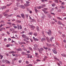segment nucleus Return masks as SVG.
I'll use <instances>...</instances> for the list:
<instances>
[{
	"label": "nucleus",
	"mask_w": 66,
	"mask_h": 66,
	"mask_svg": "<svg viewBox=\"0 0 66 66\" xmlns=\"http://www.w3.org/2000/svg\"><path fill=\"white\" fill-rule=\"evenodd\" d=\"M16 52H14V51H11L9 52V53H10V54L12 53V55H13L14 56H16L14 53H15Z\"/></svg>",
	"instance_id": "1"
},
{
	"label": "nucleus",
	"mask_w": 66,
	"mask_h": 66,
	"mask_svg": "<svg viewBox=\"0 0 66 66\" xmlns=\"http://www.w3.org/2000/svg\"><path fill=\"white\" fill-rule=\"evenodd\" d=\"M38 51H39L40 53H42V51L44 50V49L43 48H41L40 49L38 50Z\"/></svg>",
	"instance_id": "2"
},
{
	"label": "nucleus",
	"mask_w": 66,
	"mask_h": 66,
	"mask_svg": "<svg viewBox=\"0 0 66 66\" xmlns=\"http://www.w3.org/2000/svg\"><path fill=\"white\" fill-rule=\"evenodd\" d=\"M33 39L34 40H35V42H36V41H39V39H38L37 38H35V37H33Z\"/></svg>",
	"instance_id": "3"
},
{
	"label": "nucleus",
	"mask_w": 66,
	"mask_h": 66,
	"mask_svg": "<svg viewBox=\"0 0 66 66\" xmlns=\"http://www.w3.org/2000/svg\"><path fill=\"white\" fill-rule=\"evenodd\" d=\"M52 51L55 54H57V52H56V51L54 50V49H53Z\"/></svg>",
	"instance_id": "4"
},
{
	"label": "nucleus",
	"mask_w": 66,
	"mask_h": 66,
	"mask_svg": "<svg viewBox=\"0 0 66 66\" xmlns=\"http://www.w3.org/2000/svg\"><path fill=\"white\" fill-rule=\"evenodd\" d=\"M35 13H37V12H38V10H37V9H36V7H35Z\"/></svg>",
	"instance_id": "5"
},
{
	"label": "nucleus",
	"mask_w": 66,
	"mask_h": 66,
	"mask_svg": "<svg viewBox=\"0 0 66 66\" xmlns=\"http://www.w3.org/2000/svg\"><path fill=\"white\" fill-rule=\"evenodd\" d=\"M48 32L49 33V36H50L51 35V34L52 33L51 31V30L50 29H49L48 30Z\"/></svg>",
	"instance_id": "6"
},
{
	"label": "nucleus",
	"mask_w": 66,
	"mask_h": 66,
	"mask_svg": "<svg viewBox=\"0 0 66 66\" xmlns=\"http://www.w3.org/2000/svg\"><path fill=\"white\" fill-rule=\"evenodd\" d=\"M6 6H2L1 7L2 10H3V9H6Z\"/></svg>",
	"instance_id": "7"
},
{
	"label": "nucleus",
	"mask_w": 66,
	"mask_h": 66,
	"mask_svg": "<svg viewBox=\"0 0 66 66\" xmlns=\"http://www.w3.org/2000/svg\"><path fill=\"white\" fill-rule=\"evenodd\" d=\"M26 36L25 35L23 34L22 35V37H23V38H26Z\"/></svg>",
	"instance_id": "8"
},
{
	"label": "nucleus",
	"mask_w": 66,
	"mask_h": 66,
	"mask_svg": "<svg viewBox=\"0 0 66 66\" xmlns=\"http://www.w3.org/2000/svg\"><path fill=\"white\" fill-rule=\"evenodd\" d=\"M45 40H46V39L44 38H42L41 40V41L42 42L44 41H45Z\"/></svg>",
	"instance_id": "9"
},
{
	"label": "nucleus",
	"mask_w": 66,
	"mask_h": 66,
	"mask_svg": "<svg viewBox=\"0 0 66 66\" xmlns=\"http://www.w3.org/2000/svg\"><path fill=\"white\" fill-rule=\"evenodd\" d=\"M30 27L31 28H32V29L33 30H34V28H35V27L32 25L30 26Z\"/></svg>",
	"instance_id": "10"
},
{
	"label": "nucleus",
	"mask_w": 66,
	"mask_h": 66,
	"mask_svg": "<svg viewBox=\"0 0 66 66\" xmlns=\"http://www.w3.org/2000/svg\"><path fill=\"white\" fill-rule=\"evenodd\" d=\"M57 19L60 20H63L62 19V18H61L60 17H57Z\"/></svg>",
	"instance_id": "11"
},
{
	"label": "nucleus",
	"mask_w": 66,
	"mask_h": 66,
	"mask_svg": "<svg viewBox=\"0 0 66 66\" xmlns=\"http://www.w3.org/2000/svg\"><path fill=\"white\" fill-rule=\"evenodd\" d=\"M30 56V54L28 55V58H29V57H30V58H32V56L31 55L30 57L29 56Z\"/></svg>",
	"instance_id": "12"
},
{
	"label": "nucleus",
	"mask_w": 66,
	"mask_h": 66,
	"mask_svg": "<svg viewBox=\"0 0 66 66\" xmlns=\"http://www.w3.org/2000/svg\"><path fill=\"white\" fill-rule=\"evenodd\" d=\"M58 24H62V22H61L60 21H59L58 22Z\"/></svg>",
	"instance_id": "13"
},
{
	"label": "nucleus",
	"mask_w": 66,
	"mask_h": 66,
	"mask_svg": "<svg viewBox=\"0 0 66 66\" xmlns=\"http://www.w3.org/2000/svg\"><path fill=\"white\" fill-rule=\"evenodd\" d=\"M21 16L22 18H24V17L25 16H24V14H21Z\"/></svg>",
	"instance_id": "14"
},
{
	"label": "nucleus",
	"mask_w": 66,
	"mask_h": 66,
	"mask_svg": "<svg viewBox=\"0 0 66 66\" xmlns=\"http://www.w3.org/2000/svg\"><path fill=\"white\" fill-rule=\"evenodd\" d=\"M7 60H3L2 62L3 63H6V62Z\"/></svg>",
	"instance_id": "15"
},
{
	"label": "nucleus",
	"mask_w": 66,
	"mask_h": 66,
	"mask_svg": "<svg viewBox=\"0 0 66 66\" xmlns=\"http://www.w3.org/2000/svg\"><path fill=\"white\" fill-rule=\"evenodd\" d=\"M61 55L62 56H63V57H66V55L64 54H61Z\"/></svg>",
	"instance_id": "16"
},
{
	"label": "nucleus",
	"mask_w": 66,
	"mask_h": 66,
	"mask_svg": "<svg viewBox=\"0 0 66 66\" xmlns=\"http://www.w3.org/2000/svg\"><path fill=\"white\" fill-rule=\"evenodd\" d=\"M20 6L21 8H22V9H25V7L23 5H21Z\"/></svg>",
	"instance_id": "17"
},
{
	"label": "nucleus",
	"mask_w": 66,
	"mask_h": 66,
	"mask_svg": "<svg viewBox=\"0 0 66 66\" xmlns=\"http://www.w3.org/2000/svg\"><path fill=\"white\" fill-rule=\"evenodd\" d=\"M54 2L55 3H59L58 0H55L54 1Z\"/></svg>",
	"instance_id": "18"
},
{
	"label": "nucleus",
	"mask_w": 66,
	"mask_h": 66,
	"mask_svg": "<svg viewBox=\"0 0 66 66\" xmlns=\"http://www.w3.org/2000/svg\"><path fill=\"white\" fill-rule=\"evenodd\" d=\"M36 29L37 30V31L38 32L39 31V27L38 26H37L36 27Z\"/></svg>",
	"instance_id": "19"
},
{
	"label": "nucleus",
	"mask_w": 66,
	"mask_h": 66,
	"mask_svg": "<svg viewBox=\"0 0 66 66\" xmlns=\"http://www.w3.org/2000/svg\"><path fill=\"white\" fill-rule=\"evenodd\" d=\"M55 3H53V4H52V6H53V7H54V6H55Z\"/></svg>",
	"instance_id": "20"
},
{
	"label": "nucleus",
	"mask_w": 66,
	"mask_h": 66,
	"mask_svg": "<svg viewBox=\"0 0 66 66\" xmlns=\"http://www.w3.org/2000/svg\"><path fill=\"white\" fill-rule=\"evenodd\" d=\"M9 12V10H7L5 12L3 13V14H4L6 13H8Z\"/></svg>",
	"instance_id": "21"
},
{
	"label": "nucleus",
	"mask_w": 66,
	"mask_h": 66,
	"mask_svg": "<svg viewBox=\"0 0 66 66\" xmlns=\"http://www.w3.org/2000/svg\"><path fill=\"white\" fill-rule=\"evenodd\" d=\"M26 52H23L22 53H21V54L22 55H24V54H26Z\"/></svg>",
	"instance_id": "22"
},
{
	"label": "nucleus",
	"mask_w": 66,
	"mask_h": 66,
	"mask_svg": "<svg viewBox=\"0 0 66 66\" xmlns=\"http://www.w3.org/2000/svg\"><path fill=\"white\" fill-rule=\"evenodd\" d=\"M54 10V8H52L51 9L50 11V12H52V11H53V10Z\"/></svg>",
	"instance_id": "23"
},
{
	"label": "nucleus",
	"mask_w": 66,
	"mask_h": 66,
	"mask_svg": "<svg viewBox=\"0 0 66 66\" xmlns=\"http://www.w3.org/2000/svg\"><path fill=\"white\" fill-rule=\"evenodd\" d=\"M37 8L38 9H40L42 8V7L40 6H37Z\"/></svg>",
	"instance_id": "24"
},
{
	"label": "nucleus",
	"mask_w": 66,
	"mask_h": 66,
	"mask_svg": "<svg viewBox=\"0 0 66 66\" xmlns=\"http://www.w3.org/2000/svg\"><path fill=\"white\" fill-rule=\"evenodd\" d=\"M10 44L7 45L6 46V47H10Z\"/></svg>",
	"instance_id": "25"
},
{
	"label": "nucleus",
	"mask_w": 66,
	"mask_h": 66,
	"mask_svg": "<svg viewBox=\"0 0 66 66\" xmlns=\"http://www.w3.org/2000/svg\"><path fill=\"white\" fill-rule=\"evenodd\" d=\"M24 5H25L26 6H28L30 5H29V4H24Z\"/></svg>",
	"instance_id": "26"
},
{
	"label": "nucleus",
	"mask_w": 66,
	"mask_h": 66,
	"mask_svg": "<svg viewBox=\"0 0 66 66\" xmlns=\"http://www.w3.org/2000/svg\"><path fill=\"white\" fill-rule=\"evenodd\" d=\"M18 51H22V49H21V48H19L18 49Z\"/></svg>",
	"instance_id": "27"
},
{
	"label": "nucleus",
	"mask_w": 66,
	"mask_h": 66,
	"mask_svg": "<svg viewBox=\"0 0 66 66\" xmlns=\"http://www.w3.org/2000/svg\"><path fill=\"white\" fill-rule=\"evenodd\" d=\"M60 7L61 8H62V9H65V7L63 6H60Z\"/></svg>",
	"instance_id": "28"
},
{
	"label": "nucleus",
	"mask_w": 66,
	"mask_h": 66,
	"mask_svg": "<svg viewBox=\"0 0 66 66\" xmlns=\"http://www.w3.org/2000/svg\"><path fill=\"white\" fill-rule=\"evenodd\" d=\"M12 4V3H11L9 4H7L6 5V6H10V5H11Z\"/></svg>",
	"instance_id": "29"
},
{
	"label": "nucleus",
	"mask_w": 66,
	"mask_h": 66,
	"mask_svg": "<svg viewBox=\"0 0 66 66\" xmlns=\"http://www.w3.org/2000/svg\"><path fill=\"white\" fill-rule=\"evenodd\" d=\"M43 12H44V13H45V14H47V12L46 11H45V10H42Z\"/></svg>",
	"instance_id": "30"
},
{
	"label": "nucleus",
	"mask_w": 66,
	"mask_h": 66,
	"mask_svg": "<svg viewBox=\"0 0 66 66\" xmlns=\"http://www.w3.org/2000/svg\"><path fill=\"white\" fill-rule=\"evenodd\" d=\"M48 10V8H44L43 9H42L43 10H44V11H47Z\"/></svg>",
	"instance_id": "31"
},
{
	"label": "nucleus",
	"mask_w": 66,
	"mask_h": 66,
	"mask_svg": "<svg viewBox=\"0 0 66 66\" xmlns=\"http://www.w3.org/2000/svg\"><path fill=\"white\" fill-rule=\"evenodd\" d=\"M34 35L35 36H37V33L36 32H35L34 34Z\"/></svg>",
	"instance_id": "32"
},
{
	"label": "nucleus",
	"mask_w": 66,
	"mask_h": 66,
	"mask_svg": "<svg viewBox=\"0 0 66 66\" xmlns=\"http://www.w3.org/2000/svg\"><path fill=\"white\" fill-rule=\"evenodd\" d=\"M7 64H10V62H9L8 60H6V62Z\"/></svg>",
	"instance_id": "33"
},
{
	"label": "nucleus",
	"mask_w": 66,
	"mask_h": 66,
	"mask_svg": "<svg viewBox=\"0 0 66 66\" xmlns=\"http://www.w3.org/2000/svg\"><path fill=\"white\" fill-rule=\"evenodd\" d=\"M28 49H29L30 50H31V51L32 50V48L30 47H29Z\"/></svg>",
	"instance_id": "34"
},
{
	"label": "nucleus",
	"mask_w": 66,
	"mask_h": 66,
	"mask_svg": "<svg viewBox=\"0 0 66 66\" xmlns=\"http://www.w3.org/2000/svg\"><path fill=\"white\" fill-rule=\"evenodd\" d=\"M48 17H49V18H51V15H50V14H48Z\"/></svg>",
	"instance_id": "35"
},
{
	"label": "nucleus",
	"mask_w": 66,
	"mask_h": 66,
	"mask_svg": "<svg viewBox=\"0 0 66 66\" xmlns=\"http://www.w3.org/2000/svg\"><path fill=\"white\" fill-rule=\"evenodd\" d=\"M43 48L44 49H45V50H47V49H48L47 47H45V46H43Z\"/></svg>",
	"instance_id": "36"
},
{
	"label": "nucleus",
	"mask_w": 66,
	"mask_h": 66,
	"mask_svg": "<svg viewBox=\"0 0 66 66\" xmlns=\"http://www.w3.org/2000/svg\"><path fill=\"white\" fill-rule=\"evenodd\" d=\"M33 34V33L32 32H30L28 33V35H32Z\"/></svg>",
	"instance_id": "37"
},
{
	"label": "nucleus",
	"mask_w": 66,
	"mask_h": 66,
	"mask_svg": "<svg viewBox=\"0 0 66 66\" xmlns=\"http://www.w3.org/2000/svg\"><path fill=\"white\" fill-rule=\"evenodd\" d=\"M23 49L24 51H27V50L26 49V48H25L24 47H23Z\"/></svg>",
	"instance_id": "38"
},
{
	"label": "nucleus",
	"mask_w": 66,
	"mask_h": 66,
	"mask_svg": "<svg viewBox=\"0 0 66 66\" xmlns=\"http://www.w3.org/2000/svg\"><path fill=\"white\" fill-rule=\"evenodd\" d=\"M0 57H1V59H2L3 57V56L2 55H1V54H0Z\"/></svg>",
	"instance_id": "39"
},
{
	"label": "nucleus",
	"mask_w": 66,
	"mask_h": 66,
	"mask_svg": "<svg viewBox=\"0 0 66 66\" xmlns=\"http://www.w3.org/2000/svg\"><path fill=\"white\" fill-rule=\"evenodd\" d=\"M61 4V5H65V3H64V2H62Z\"/></svg>",
	"instance_id": "40"
},
{
	"label": "nucleus",
	"mask_w": 66,
	"mask_h": 66,
	"mask_svg": "<svg viewBox=\"0 0 66 66\" xmlns=\"http://www.w3.org/2000/svg\"><path fill=\"white\" fill-rule=\"evenodd\" d=\"M17 22H18V23H20L21 21H20L19 20H18L17 21Z\"/></svg>",
	"instance_id": "41"
},
{
	"label": "nucleus",
	"mask_w": 66,
	"mask_h": 66,
	"mask_svg": "<svg viewBox=\"0 0 66 66\" xmlns=\"http://www.w3.org/2000/svg\"><path fill=\"white\" fill-rule=\"evenodd\" d=\"M19 44L20 45H22V44H23V42H19Z\"/></svg>",
	"instance_id": "42"
},
{
	"label": "nucleus",
	"mask_w": 66,
	"mask_h": 66,
	"mask_svg": "<svg viewBox=\"0 0 66 66\" xmlns=\"http://www.w3.org/2000/svg\"><path fill=\"white\" fill-rule=\"evenodd\" d=\"M13 16V14H12L9 15L8 16V17H11V16Z\"/></svg>",
	"instance_id": "43"
},
{
	"label": "nucleus",
	"mask_w": 66,
	"mask_h": 66,
	"mask_svg": "<svg viewBox=\"0 0 66 66\" xmlns=\"http://www.w3.org/2000/svg\"><path fill=\"white\" fill-rule=\"evenodd\" d=\"M25 38H26V39H27V40H29V37H27V36H26V37Z\"/></svg>",
	"instance_id": "44"
},
{
	"label": "nucleus",
	"mask_w": 66,
	"mask_h": 66,
	"mask_svg": "<svg viewBox=\"0 0 66 66\" xmlns=\"http://www.w3.org/2000/svg\"><path fill=\"white\" fill-rule=\"evenodd\" d=\"M50 14H52V15H55V14L54 13H53L52 12H51Z\"/></svg>",
	"instance_id": "45"
},
{
	"label": "nucleus",
	"mask_w": 66,
	"mask_h": 66,
	"mask_svg": "<svg viewBox=\"0 0 66 66\" xmlns=\"http://www.w3.org/2000/svg\"><path fill=\"white\" fill-rule=\"evenodd\" d=\"M7 15H8V14H7V13H6V14H4V16H5V17H6V16H7Z\"/></svg>",
	"instance_id": "46"
},
{
	"label": "nucleus",
	"mask_w": 66,
	"mask_h": 66,
	"mask_svg": "<svg viewBox=\"0 0 66 66\" xmlns=\"http://www.w3.org/2000/svg\"><path fill=\"white\" fill-rule=\"evenodd\" d=\"M26 16L27 18L28 17V16H29V15L28 14H26Z\"/></svg>",
	"instance_id": "47"
},
{
	"label": "nucleus",
	"mask_w": 66,
	"mask_h": 66,
	"mask_svg": "<svg viewBox=\"0 0 66 66\" xmlns=\"http://www.w3.org/2000/svg\"><path fill=\"white\" fill-rule=\"evenodd\" d=\"M34 46L35 47V48H36L37 47V44H35L34 45Z\"/></svg>",
	"instance_id": "48"
},
{
	"label": "nucleus",
	"mask_w": 66,
	"mask_h": 66,
	"mask_svg": "<svg viewBox=\"0 0 66 66\" xmlns=\"http://www.w3.org/2000/svg\"><path fill=\"white\" fill-rule=\"evenodd\" d=\"M10 27H6V28L7 29H10Z\"/></svg>",
	"instance_id": "49"
},
{
	"label": "nucleus",
	"mask_w": 66,
	"mask_h": 66,
	"mask_svg": "<svg viewBox=\"0 0 66 66\" xmlns=\"http://www.w3.org/2000/svg\"><path fill=\"white\" fill-rule=\"evenodd\" d=\"M26 63L27 64H29V62L27 61H26Z\"/></svg>",
	"instance_id": "50"
},
{
	"label": "nucleus",
	"mask_w": 66,
	"mask_h": 66,
	"mask_svg": "<svg viewBox=\"0 0 66 66\" xmlns=\"http://www.w3.org/2000/svg\"><path fill=\"white\" fill-rule=\"evenodd\" d=\"M7 24H12V23L11 22H7Z\"/></svg>",
	"instance_id": "51"
},
{
	"label": "nucleus",
	"mask_w": 66,
	"mask_h": 66,
	"mask_svg": "<svg viewBox=\"0 0 66 66\" xmlns=\"http://www.w3.org/2000/svg\"><path fill=\"white\" fill-rule=\"evenodd\" d=\"M20 29H22V26H21L20 25Z\"/></svg>",
	"instance_id": "52"
},
{
	"label": "nucleus",
	"mask_w": 66,
	"mask_h": 66,
	"mask_svg": "<svg viewBox=\"0 0 66 66\" xmlns=\"http://www.w3.org/2000/svg\"><path fill=\"white\" fill-rule=\"evenodd\" d=\"M26 3L27 4H29L30 3V2H28V1H27Z\"/></svg>",
	"instance_id": "53"
},
{
	"label": "nucleus",
	"mask_w": 66,
	"mask_h": 66,
	"mask_svg": "<svg viewBox=\"0 0 66 66\" xmlns=\"http://www.w3.org/2000/svg\"><path fill=\"white\" fill-rule=\"evenodd\" d=\"M13 28H14V29H17V26H13Z\"/></svg>",
	"instance_id": "54"
},
{
	"label": "nucleus",
	"mask_w": 66,
	"mask_h": 66,
	"mask_svg": "<svg viewBox=\"0 0 66 66\" xmlns=\"http://www.w3.org/2000/svg\"><path fill=\"white\" fill-rule=\"evenodd\" d=\"M27 53H30V51H27Z\"/></svg>",
	"instance_id": "55"
},
{
	"label": "nucleus",
	"mask_w": 66,
	"mask_h": 66,
	"mask_svg": "<svg viewBox=\"0 0 66 66\" xmlns=\"http://www.w3.org/2000/svg\"><path fill=\"white\" fill-rule=\"evenodd\" d=\"M32 66V64H29L28 65H26V66Z\"/></svg>",
	"instance_id": "56"
},
{
	"label": "nucleus",
	"mask_w": 66,
	"mask_h": 66,
	"mask_svg": "<svg viewBox=\"0 0 66 66\" xmlns=\"http://www.w3.org/2000/svg\"><path fill=\"white\" fill-rule=\"evenodd\" d=\"M7 34H9V35H10V33L9 32V31H7Z\"/></svg>",
	"instance_id": "57"
},
{
	"label": "nucleus",
	"mask_w": 66,
	"mask_h": 66,
	"mask_svg": "<svg viewBox=\"0 0 66 66\" xmlns=\"http://www.w3.org/2000/svg\"><path fill=\"white\" fill-rule=\"evenodd\" d=\"M46 33H47L48 35H49V32H47V31H46Z\"/></svg>",
	"instance_id": "58"
},
{
	"label": "nucleus",
	"mask_w": 66,
	"mask_h": 66,
	"mask_svg": "<svg viewBox=\"0 0 66 66\" xmlns=\"http://www.w3.org/2000/svg\"><path fill=\"white\" fill-rule=\"evenodd\" d=\"M10 30L11 31H13V28L10 29Z\"/></svg>",
	"instance_id": "59"
},
{
	"label": "nucleus",
	"mask_w": 66,
	"mask_h": 66,
	"mask_svg": "<svg viewBox=\"0 0 66 66\" xmlns=\"http://www.w3.org/2000/svg\"><path fill=\"white\" fill-rule=\"evenodd\" d=\"M2 30H5V28H2Z\"/></svg>",
	"instance_id": "60"
},
{
	"label": "nucleus",
	"mask_w": 66,
	"mask_h": 66,
	"mask_svg": "<svg viewBox=\"0 0 66 66\" xmlns=\"http://www.w3.org/2000/svg\"><path fill=\"white\" fill-rule=\"evenodd\" d=\"M19 5V3H17V6H18Z\"/></svg>",
	"instance_id": "61"
},
{
	"label": "nucleus",
	"mask_w": 66,
	"mask_h": 66,
	"mask_svg": "<svg viewBox=\"0 0 66 66\" xmlns=\"http://www.w3.org/2000/svg\"><path fill=\"white\" fill-rule=\"evenodd\" d=\"M17 17H19V18H20V17H21V16H20L19 15H17Z\"/></svg>",
	"instance_id": "62"
},
{
	"label": "nucleus",
	"mask_w": 66,
	"mask_h": 66,
	"mask_svg": "<svg viewBox=\"0 0 66 66\" xmlns=\"http://www.w3.org/2000/svg\"><path fill=\"white\" fill-rule=\"evenodd\" d=\"M19 63H21V62H22V61L21 60H20L19 61Z\"/></svg>",
	"instance_id": "63"
},
{
	"label": "nucleus",
	"mask_w": 66,
	"mask_h": 66,
	"mask_svg": "<svg viewBox=\"0 0 66 66\" xmlns=\"http://www.w3.org/2000/svg\"><path fill=\"white\" fill-rule=\"evenodd\" d=\"M52 24H54L55 23V22H52Z\"/></svg>",
	"instance_id": "64"
}]
</instances>
